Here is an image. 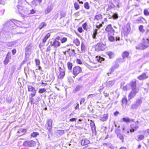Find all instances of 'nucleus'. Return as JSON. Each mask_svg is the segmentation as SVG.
Returning a JSON list of instances; mask_svg holds the SVG:
<instances>
[{
  "label": "nucleus",
  "mask_w": 149,
  "mask_h": 149,
  "mask_svg": "<svg viewBox=\"0 0 149 149\" xmlns=\"http://www.w3.org/2000/svg\"><path fill=\"white\" fill-rule=\"evenodd\" d=\"M67 40V38L65 37H63L61 39V43H64L66 42Z\"/></svg>",
  "instance_id": "obj_58"
},
{
  "label": "nucleus",
  "mask_w": 149,
  "mask_h": 149,
  "mask_svg": "<svg viewBox=\"0 0 149 149\" xmlns=\"http://www.w3.org/2000/svg\"><path fill=\"white\" fill-rule=\"evenodd\" d=\"M108 38L109 41L111 42H114L115 40L116 41H119L120 40V38L119 36H116L115 38L112 36L111 35H108Z\"/></svg>",
  "instance_id": "obj_12"
},
{
  "label": "nucleus",
  "mask_w": 149,
  "mask_h": 149,
  "mask_svg": "<svg viewBox=\"0 0 149 149\" xmlns=\"http://www.w3.org/2000/svg\"><path fill=\"white\" fill-rule=\"evenodd\" d=\"M114 5L112 3H110V4H109L108 5V8L106 10V11H109L111 10V9L114 7Z\"/></svg>",
  "instance_id": "obj_24"
},
{
  "label": "nucleus",
  "mask_w": 149,
  "mask_h": 149,
  "mask_svg": "<svg viewBox=\"0 0 149 149\" xmlns=\"http://www.w3.org/2000/svg\"><path fill=\"white\" fill-rule=\"evenodd\" d=\"M81 68L78 66L74 67L73 69V74L76 76L78 74L81 72Z\"/></svg>",
  "instance_id": "obj_9"
},
{
  "label": "nucleus",
  "mask_w": 149,
  "mask_h": 149,
  "mask_svg": "<svg viewBox=\"0 0 149 149\" xmlns=\"http://www.w3.org/2000/svg\"><path fill=\"white\" fill-rule=\"evenodd\" d=\"M145 21V19L141 17H139L136 20V23L139 24L143 22V21Z\"/></svg>",
  "instance_id": "obj_23"
},
{
  "label": "nucleus",
  "mask_w": 149,
  "mask_h": 149,
  "mask_svg": "<svg viewBox=\"0 0 149 149\" xmlns=\"http://www.w3.org/2000/svg\"><path fill=\"white\" fill-rule=\"evenodd\" d=\"M148 47V43L147 44L146 41L145 40L143 44H139L137 46H136V49L139 50H143L146 49Z\"/></svg>",
  "instance_id": "obj_6"
},
{
  "label": "nucleus",
  "mask_w": 149,
  "mask_h": 149,
  "mask_svg": "<svg viewBox=\"0 0 149 149\" xmlns=\"http://www.w3.org/2000/svg\"><path fill=\"white\" fill-rule=\"evenodd\" d=\"M50 46L51 47L53 46L56 49L59 47L61 45L60 42L56 40H54L53 42L50 41Z\"/></svg>",
  "instance_id": "obj_10"
},
{
  "label": "nucleus",
  "mask_w": 149,
  "mask_h": 149,
  "mask_svg": "<svg viewBox=\"0 0 149 149\" xmlns=\"http://www.w3.org/2000/svg\"><path fill=\"white\" fill-rule=\"evenodd\" d=\"M123 133H125L126 134H128L129 132L128 130L126 129L125 127H123Z\"/></svg>",
  "instance_id": "obj_42"
},
{
  "label": "nucleus",
  "mask_w": 149,
  "mask_h": 149,
  "mask_svg": "<svg viewBox=\"0 0 149 149\" xmlns=\"http://www.w3.org/2000/svg\"><path fill=\"white\" fill-rule=\"evenodd\" d=\"M40 100V99L39 97H37L35 100V102H34L35 104L36 105L38 103V102Z\"/></svg>",
  "instance_id": "obj_59"
},
{
  "label": "nucleus",
  "mask_w": 149,
  "mask_h": 149,
  "mask_svg": "<svg viewBox=\"0 0 149 149\" xmlns=\"http://www.w3.org/2000/svg\"><path fill=\"white\" fill-rule=\"evenodd\" d=\"M118 15L116 13H114L112 16H111L109 19L113 18V19H117L118 18Z\"/></svg>",
  "instance_id": "obj_25"
},
{
  "label": "nucleus",
  "mask_w": 149,
  "mask_h": 149,
  "mask_svg": "<svg viewBox=\"0 0 149 149\" xmlns=\"http://www.w3.org/2000/svg\"><path fill=\"white\" fill-rule=\"evenodd\" d=\"M142 102V101L140 99H138L137 100L135 103L139 107L140 106Z\"/></svg>",
  "instance_id": "obj_36"
},
{
  "label": "nucleus",
  "mask_w": 149,
  "mask_h": 149,
  "mask_svg": "<svg viewBox=\"0 0 149 149\" xmlns=\"http://www.w3.org/2000/svg\"><path fill=\"white\" fill-rule=\"evenodd\" d=\"M143 25H140L139 26V31L142 32H144V30L143 29Z\"/></svg>",
  "instance_id": "obj_55"
},
{
  "label": "nucleus",
  "mask_w": 149,
  "mask_h": 149,
  "mask_svg": "<svg viewBox=\"0 0 149 149\" xmlns=\"http://www.w3.org/2000/svg\"><path fill=\"white\" fill-rule=\"evenodd\" d=\"M97 60L99 62H101L102 61H104V58L101 57L100 56H97L96 57Z\"/></svg>",
  "instance_id": "obj_32"
},
{
  "label": "nucleus",
  "mask_w": 149,
  "mask_h": 149,
  "mask_svg": "<svg viewBox=\"0 0 149 149\" xmlns=\"http://www.w3.org/2000/svg\"><path fill=\"white\" fill-rule=\"evenodd\" d=\"M31 52L25 50V56L27 58H28L31 54Z\"/></svg>",
  "instance_id": "obj_49"
},
{
  "label": "nucleus",
  "mask_w": 149,
  "mask_h": 149,
  "mask_svg": "<svg viewBox=\"0 0 149 149\" xmlns=\"http://www.w3.org/2000/svg\"><path fill=\"white\" fill-rule=\"evenodd\" d=\"M148 78V76L146 75V73H143L142 74L138 76L137 78L140 80H143Z\"/></svg>",
  "instance_id": "obj_20"
},
{
  "label": "nucleus",
  "mask_w": 149,
  "mask_h": 149,
  "mask_svg": "<svg viewBox=\"0 0 149 149\" xmlns=\"http://www.w3.org/2000/svg\"><path fill=\"white\" fill-rule=\"evenodd\" d=\"M67 65L68 69L70 70H71L73 66L72 63L70 62H68L67 63Z\"/></svg>",
  "instance_id": "obj_34"
},
{
  "label": "nucleus",
  "mask_w": 149,
  "mask_h": 149,
  "mask_svg": "<svg viewBox=\"0 0 149 149\" xmlns=\"http://www.w3.org/2000/svg\"><path fill=\"white\" fill-rule=\"evenodd\" d=\"M123 122H129L130 121V119L129 118H122Z\"/></svg>",
  "instance_id": "obj_47"
},
{
  "label": "nucleus",
  "mask_w": 149,
  "mask_h": 149,
  "mask_svg": "<svg viewBox=\"0 0 149 149\" xmlns=\"http://www.w3.org/2000/svg\"><path fill=\"white\" fill-rule=\"evenodd\" d=\"M83 86L82 85H77L74 88L73 91L74 93H76L77 92L80 91L83 88Z\"/></svg>",
  "instance_id": "obj_18"
},
{
  "label": "nucleus",
  "mask_w": 149,
  "mask_h": 149,
  "mask_svg": "<svg viewBox=\"0 0 149 149\" xmlns=\"http://www.w3.org/2000/svg\"><path fill=\"white\" fill-rule=\"evenodd\" d=\"M53 9L52 5L48 6L47 8L45 9V12L46 14H47L50 12Z\"/></svg>",
  "instance_id": "obj_19"
},
{
  "label": "nucleus",
  "mask_w": 149,
  "mask_h": 149,
  "mask_svg": "<svg viewBox=\"0 0 149 149\" xmlns=\"http://www.w3.org/2000/svg\"><path fill=\"white\" fill-rule=\"evenodd\" d=\"M46 89L44 88H40L39 90V93H42L46 91Z\"/></svg>",
  "instance_id": "obj_53"
},
{
  "label": "nucleus",
  "mask_w": 149,
  "mask_h": 149,
  "mask_svg": "<svg viewBox=\"0 0 149 149\" xmlns=\"http://www.w3.org/2000/svg\"><path fill=\"white\" fill-rule=\"evenodd\" d=\"M115 83V81L113 80L109 81L107 82V85L110 86H111L113 85Z\"/></svg>",
  "instance_id": "obj_40"
},
{
  "label": "nucleus",
  "mask_w": 149,
  "mask_h": 149,
  "mask_svg": "<svg viewBox=\"0 0 149 149\" xmlns=\"http://www.w3.org/2000/svg\"><path fill=\"white\" fill-rule=\"evenodd\" d=\"M32 47V46L31 44L27 45L26 47L25 50L31 52V49Z\"/></svg>",
  "instance_id": "obj_28"
},
{
  "label": "nucleus",
  "mask_w": 149,
  "mask_h": 149,
  "mask_svg": "<svg viewBox=\"0 0 149 149\" xmlns=\"http://www.w3.org/2000/svg\"><path fill=\"white\" fill-rule=\"evenodd\" d=\"M86 47L84 45L83 42L81 43V52H83L84 51Z\"/></svg>",
  "instance_id": "obj_41"
},
{
  "label": "nucleus",
  "mask_w": 149,
  "mask_h": 149,
  "mask_svg": "<svg viewBox=\"0 0 149 149\" xmlns=\"http://www.w3.org/2000/svg\"><path fill=\"white\" fill-rule=\"evenodd\" d=\"M46 25L47 24L45 23L44 22H42L40 24L38 27V28L39 29H41L42 28L46 26Z\"/></svg>",
  "instance_id": "obj_29"
},
{
  "label": "nucleus",
  "mask_w": 149,
  "mask_h": 149,
  "mask_svg": "<svg viewBox=\"0 0 149 149\" xmlns=\"http://www.w3.org/2000/svg\"><path fill=\"white\" fill-rule=\"evenodd\" d=\"M143 13L146 16H149V12L147 9H145L144 10Z\"/></svg>",
  "instance_id": "obj_50"
},
{
  "label": "nucleus",
  "mask_w": 149,
  "mask_h": 149,
  "mask_svg": "<svg viewBox=\"0 0 149 149\" xmlns=\"http://www.w3.org/2000/svg\"><path fill=\"white\" fill-rule=\"evenodd\" d=\"M90 125L93 134V135H96L97 132L96 130V127L95 124L94 123H91Z\"/></svg>",
  "instance_id": "obj_15"
},
{
  "label": "nucleus",
  "mask_w": 149,
  "mask_h": 149,
  "mask_svg": "<svg viewBox=\"0 0 149 149\" xmlns=\"http://www.w3.org/2000/svg\"><path fill=\"white\" fill-rule=\"evenodd\" d=\"M105 30L108 35H112L113 34V35H114L113 33L115 32V31L112 27L111 24L108 25L105 28Z\"/></svg>",
  "instance_id": "obj_8"
},
{
  "label": "nucleus",
  "mask_w": 149,
  "mask_h": 149,
  "mask_svg": "<svg viewBox=\"0 0 149 149\" xmlns=\"http://www.w3.org/2000/svg\"><path fill=\"white\" fill-rule=\"evenodd\" d=\"M106 48V45L105 43L101 42L98 43L95 46V49L96 51H103Z\"/></svg>",
  "instance_id": "obj_5"
},
{
  "label": "nucleus",
  "mask_w": 149,
  "mask_h": 149,
  "mask_svg": "<svg viewBox=\"0 0 149 149\" xmlns=\"http://www.w3.org/2000/svg\"><path fill=\"white\" fill-rule=\"evenodd\" d=\"M129 55V53L127 51L124 52L122 54V56L123 58H127Z\"/></svg>",
  "instance_id": "obj_33"
},
{
  "label": "nucleus",
  "mask_w": 149,
  "mask_h": 149,
  "mask_svg": "<svg viewBox=\"0 0 149 149\" xmlns=\"http://www.w3.org/2000/svg\"><path fill=\"white\" fill-rule=\"evenodd\" d=\"M59 71L60 72V74L58 76V78L62 79L65 76V71L61 67L59 68Z\"/></svg>",
  "instance_id": "obj_13"
},
{
  "label": "nucleus",
  "mask_w": 149,
  "mask_h": 149,
  "mask_svg": "<svg viewBox=\"0 0 149 149\" xmlns=\"http://www.w3.org/2000/svg\"><path fill=\"white\" fill-rule=\"evenodd\" d=\"M74 42L77 46H78L80 44V41L77 38L74 40Z\"/></svg>",
  "instance_id": "obj_46"
},
{
  "label": "nucleus",
  "mask_w": 149,
  "mask_h": 149,
  "mask_svg": "<svg viewBox=\"0 0 149 149\" xmlns=\"http://www.w3.org/2000/svg\"><path fill=\"white\" fill-rule=\"evenodd\" d=\"M84 6L86 9H89L90 8L89 3L88 2H86L84 3Z\"/></svg>",
  "instance_id": "obj_45"
},
{
  "label": "nucleus",
  "mask_w": 149,
  "mask_h": 149,
  "mask_svg": "<svg viewBox=\"0 0 149 149\" xmlns=\"http://www.w3.org/2000/svg\"><path fill=\"white\" fill-rule=\"evenodd\" d=\"M131 86L133 90H139L136 88V82L135 81H132L130 82Z\"/></svg>",
  "instance_id": "obj_21"
},
{
  "label": "nucleus",
  "mask_w": 149,
  "mask_h": 149,
  "mask_svg": "<svg viewBox=\"0 0 149 149\" xmlns=\"http://www.w3.org/2000/svg\"><path fill=\"white\" fill-rule=\"evenodd\" d=\"M97 34V33H96L94 31H93V34L92 35V37L94 39H96V36Z\"/></svg>",
  "instance_id": "obj_60"
},
{
  "label": "nucleus",
  "mask_w": 149,
  "mask_h": 149,
  "mask_svg": "<svg viewBox=\"0 0 149 149\" xmlns=\"http://www.w3.org/2000/svg\"><path fill=\"white\" fill-rule=\"evenodd\" d=\"M39 134V133L37 132H34L31 134V136L33 137H35Z\"/></svg>",
  "instance_id": "obj_43"
},
{
  "label": "nucleus",
  "mask_w": 149,
  "mask_h": 149,
  "mask_svg": "<svg viewBox=\"0 0 149 149\" xmlns=\"http://www.w3.org/2000/svg\"><path fill=\"white\" fill-rule=\"evenodd\" d=\"M139 90H133L130 93L128 96V98L129 99H131L134 97L136 94L138 92Z\"/></svg>",
  "instance_id": "obj_11"
},
{
  "label": "nucleus",
  "mask_w": 149,
  "mask_h": 149,
  "mask_svg": "<svg viewBox=\"0 0 149 149\" xmlns=\"http://www.w3.org/2000/svg\"><path fill=\"white\" fill-rule=\"evenodd\" d=\"M103 145L109 148H111V145L109 143H104Z\"/></svg>",
  "instance_id": "obj_54"
},
{
  "label": "nucleus",
  "mask_w": 149,
  "mask_h": 149,
  "mask_svg": "<svg viewBox=\"0 0 149 149\" xmlns=\"http://www.w3.org/2000/svg\"><path fill=\"white\" fill-rule=\"evenodd\" d=\"M52 120L51 119L48 120L47 122V129L49 131H50L52 129Z\"/></svg>",
  "instance_id": "obj_14"
},
{
  "label": "nucleus",
  "mask_w": 149,
  "mask_h": 149,
  "mask_svg": "<svg viewBox=\"0 0 149 149\" xmlns=\"http://www.w3.org/2000/svg\"><path fill=\"white\" fill-rule=\"evenodd\" d=\"M138 123L139 121H137L136 122L134 123H132L130 125L131 128L130 131L131 132H133L139 128V125Z\"/></svg>",
  "instance_id": "obj_7"
},
{
  "label": "nucleus",
  "mask_w": 149,
  "mask_h": 149,
  "mask_svg": "<svg viewBox=\"0 0 149 149\" xmlns=\"http://www.w3.org/2000/svg\"><path fill=\"white\" fill-rule=\"evenodd\" d=\"M127 100L126 97H124L122 100V102L123 104H126L127 103Z\"/></svg>",
  "instance_id": "obj_51"
},
{
  "label": "nucleus",
  "mask_w": 149,
  "mask_h": 149,
  "mask_svg": "<svg viewBox=\"0 0 149 149\" xmlns=\"http://www.w3.org/2000/svg\"><path fill=\"white\" fill-rule=\"evenodd\" d=\"M55 131L56 133L60 135H62L64 133V131L63 130H56Z\"/></svg>",
  "instance_id": "obj_39"
},
{
  "label": "nucleus",
  "mask_w": 149,
  "mask_h": 149,
  "mask_svg": "<svg viewBox=\"0 0 149 149\" xmlns=\"http://www.w3.org/2000/svg\"><path fill=\"white\" fill-rule=\"evenodd\" d=\"M36 142L32 140L25 141L22 144V145L24 147H34L36 146Z\"/></svg>",
  "instance_id": "obj_4"
},
{
  "label": "nucleus",
  "mask_w": 149,
  "mask_h": 149,
  "mask_svg": "<svg viewBox=\"0 0 149 149\" xmlns=\"http://www.w3.org/2000/svg\"><path fill=\"white\" fill-rule=\"evenodd\" d=\"M25 2L29 3L25 0H18V4L16 6V7L15 8L16 9V12L17 13H19L22 15H24V14L27 15L28 14L29 12L28 11L29 10L24 7L22 5Z\"/></svg>",
  "instance_id": "obj_2"
},
{
  "label": "nucleus",
  "mask_w": 149,
  "mask_h": 149,
  "mask_svg": "<svg viewBox=\"0 0 149 149\" xmlns=\"http://www.w3.org/2000/svg\"><path fill=\"white\" fill-rule=\"evenodd\" d=\"M102 17V15L101 14L97 15L94 17V19L97 20H99Z\"/></svg>",
  "instance_id": "obj_35"
},
{
  "label": "nucleus",
  "mask_w": 149,
  "mask_h": 149,
  "mask_svg": "<svg viewBox=\"0 0 149 149\" xmlns=\"http://www.w3.org/2000/svg\"><path fill=\"white\" fill-rule=\"evenodd\" d=\"M7 33V32H6V30H3V29H2L0 32V41L1 42H4L8 37L10 34H8Z\"/></svg>",
  "instance_id": "obj_3"
},
{
  "label": "nucleus",
  "mask_w": 149,
  "mask_h": 149,
  "mask_svg": "<svg viewBox=\"0 0 149 149\" xmlns=\"http://www.w3.org/2000/svg\"><path fill=\"white\" fill-rule=\"evenodd\" d=\"M144 138V135L142 134L138 135L137 136V139H136V140L139 141V140H143Z\"/></svg>",
  "instance_id": "obj_26"
},
{
  "label": "nucleus",
  "mask_w": 149,
  "mask_h": 149,
  "mask_svg": "<svg viewBox=\"0 0 149 149\" xmlns=\"http://www.w3.org/2000/svg\"><path fill=\"white\" fill-rule=\"evenodd\" d=\"M108 118L107 115V114H104L103 116L100 119V120H101L103 122L105 121Z\"/></svg>",
  "instance_id": "obj_30"
},
{
  "label": "nucleus",
  "mask_w": 149,
  "mask_h": 149,
  "mask_svg": "<svg viewBox=\"0 0 149 149\" xmlns=\"http://www.w3.org/2000/svg\"><path fill=\"white\" fill-rule=\"evenodd\" d=\"M74 7L76 10H77L79 8L80 6L78 3L75 2L74 3Z\"/></svg>",
  "instance_id": "obj_44"
},
{
  "label": "nucleus",
  "mask_w": 149,
  "mask_h": 149,
  "mask_svg": "<svg viewBox=\"0 0 149 149\" xmlns=\"http://www.w3.org/2000/svg\"><path fill=\"white\" fill-rule=\"evenodd\" d=\"M119 67V65L118 63H116L114 66H111L109 70L110 73H107L108 75H109V74H110L111 72H113L115 69Z\"/></svg>",
  "instance_id": "obj_16"
},
{
  "label": "nucleus",
  "mask_w": 149,
  "mask_h": 149,
  "mask_svg": "<svg viewBox=\"0 0 149 149\" xmlns=\"http://www.w3.org/2000/svg\"><path fill=\"white\" fill-rule=\"evenodd\" d=\"M11 58V56H10V53L9 52H8L7 55L6 57V59H10Z\"/></svg>",
  "instance_id": "obj_62"
},
{
  "label": "nucleus",
  "mask_w": 149,
  "mask_h": 149,
  "mask_svg": "<svg viewBox=\"0 0 149 149\" xmlns=\"http://www.w3.org/2000/svg\"><path fill=\"white\" fill-rule=\"evenodd\" d=\"M35 63L37 65H40V62L39 59H36Z\"/></svg>",
  "instance_id": "obj_63"
},
{
  "label": "nucleus",
  "mask_w": 149,
  "mask_h": 149,
  "mask_svg": "<svg viewBox=\"0 0 149 149\" xmlns=\"http://www.w3.org/2000/svg\"><path fill=\"white\" fill-rule=\"evenodd\" d=\"M80 142L81 143V146H83L89 143L90 141L87 139H84L81 140Z\"/></svg>",
  "instance_id": "obj_17"
},
{
  "label": "nucleus",
  "mask_w": 149,
  "mask_h": 149,
  "mask_svg": "<svg viewBox=\"0 0 149 149\" xmlns=\"http://www.w3.org/2000/svg\"><path fill=\"white\" fill-rule=\"evenodd\" d=\"M15 44L14 42H11L6 43V45L8 47H11Z\"/></svg>",
  "instance_id": "obj_37"
},
{
  "label": "nucleus",
  "mask_w": 149,
  "mask_h": 149,
  "mask_svg": "<svg viewBox=\"0 0 149 149\" xmlns=\"http://www.w3.org/2000/svg\"><path fill=\"white\" fill-rule=\"evenodd\" d=\"M28 12H29V13L28 14H34L36 13V11L33 9L30 10H29Z\"/></svg>",
  "instance_id": "obj_57"
},
{
  "label": "nucleus",
  "mask_w": 149,
  "mask_h": 149,
  "mask_svg": "<svg viewBox=\"0 0 149 149\" xmlns=\"http://www.w3.org/2000/svg\"><path fill=\"white\" fill-rule=\"evenodd\" d=\"M106 54L109 57V58L111 59L113 58L114 56L113 53L111 52H106Z\"/></svg>",
  "instance_id": "obj_27"
},
{
  "label": "nucleus",
  "mask_w": 149,
  "mask_h": 149,
  "mask_svg": "<svg viewBox=\"0 0 149 149\" xmlns=\"http://www.w3.org/2000/svg\"><path fill=\"white\" fill-rule=\"evenodd\" d=\"M5 10L3 8L0 9V16L2 15H3Z\"/></svg>",
  "instance_id": "obj_56"
},
{
  "label": "nucleus",
  "mask_w": 149,
  "mask_h": 149,
  "mask_svg": "<svg viewBox=\"0 0 149 149\" xmlns=\"http://www.w3.org/2000/svg\"><path fill=\"white\" fill-rule=\"evenodd\" d=\"M117 136L123 142V141L124 140V136L121 133H120V134H117Z\"/></svg>",
  "instance_id": "obj_38"
},
{
  "label": "nucleus",
  "mask_w": 149,
  "mask_h": 149,
  "mask_svg": "<svg viewBox=\"0 0 149 149\" xmlns=\"http://www.w3.org/2000/svg\"><path fill=\"white\" fill-rule=\"evenodd\" d=\"M20 22L15 19L10 20L7 21L3 24V29L6 32L12 33L13 34L21 33L17 31L20 28L17 25V22Z\"/></svg>",
  "instance_id": "obj_1"
},
{
  "label": "nucleus",
  "mask_w": 149,
  "mask_h": 149,
  "mask_svg": "<svg viewBox=\"0 0 149 149\" xmlns=\"http://www.w3.org/2000/svg\"><path fill=\"white\" fill-rule=\"evenodd\" d=\"M28 91L32 92L37 91V90L34 88L31 85L28 86Z\"/></svg>",
  "instance_id": "obj_22"
},
{
  "label": "nucleus",
  "mask_w": 149,
  "mask_h": 149,
  "mask_svg": "<svg viewBox=\"0 0 149 149\" xmlns=\"http://www.w3.org/2000/svg\"><path fill=\"white\" fill-rule=\"evenodd\" d=\"M138 107L135 103L132 104L131 106V108L132 109H136Z\"/></svg>",
  "instance_id": "obj_48"
},
{
  "label": "nucleus",
  "mask_w": 149,
  "mask_h": 149,
  "mask_svg": "<svg viewBox=\"0 0 149 149\" xmlns=\"http://www.w3.org/2000/svg\"><path fill=\"white\" fill-rule=\"evenodd\" d=\"M50 34L49 33H47L43 39L42 42H45L47 39L50 37Z\"/></svg>",
  "instance_id": "obj_31"
},
{
  "label": "nucleus",
  "mask_w": 149,
  "mask_h": 149,
  "mask_svg": "<svg viewBox=\"0 0 149 149\" xmlns=\"http://www.w3.org/2000/svg\"><path fill=\"white\" fill-rule=\"evenodd\" d=\"M60 15L61 17L60 18V19H61L62 17H65L66 14L65 13L63 12H61V13Z\"/></svg>",
  "instance_id": "obj_64"
},
{
  "label": "nucleus",
  "mask_w": 149,
  "mask_h": 149,
  "mask_svg": "<svg viewBox=\"0 0 149 149\" xmlns=\"http://www.w3.org/2000/svg\"><path fill=\"white\" fill-rule=\"evenodd\" d=\"M19 133H22V134H25L26 133V129H23L22 130H19L18 132Z\"/></svg>",
  "instance_id": "obj_52"
},
{
  "label": "nucleus",
  "mask_w": 149,
  "mask_h": 149,
  "mask_svg": "<svg viewBox=\"0 0 149 149\" xmlns=\"http://www.w3.org/2000/svg\"><path fill=\"white\" fill-rule=\"evenodd\" d=\"M45 43L42 42L40 43L39 45V47L40 49H41L45 45Z\"/></svg>",
  "instance_id": "obj_61"
}]
</instances>
